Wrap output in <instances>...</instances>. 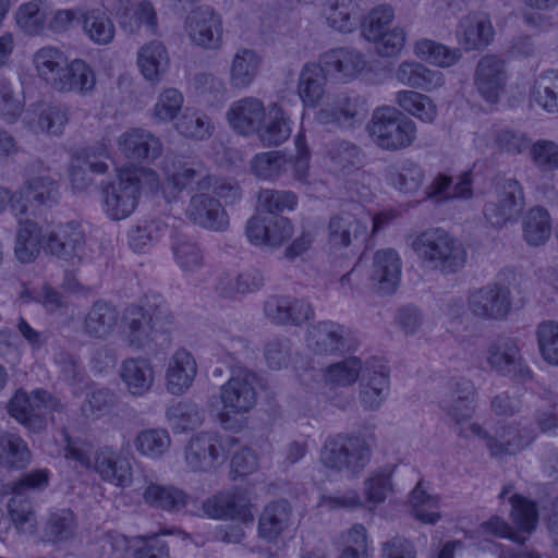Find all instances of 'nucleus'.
Masks as SVG:
<instances>
[{
  "instance_id": "338daca9",
  "label": "nucleus",
  "mask_w": 558,
  "mask_h": 558,
  "mask_svg": "<svg viewBox=\"0 0 558 558\" xmlns=\"http://www.w3.org/2000/svg\"><path fill=\"white\" fill-rule=\"evenodd\" d=\"M134 446L141 454L158 459L170 449L171 438L166 429H145L137 434Z\"/></svg>"
},
{
  "instance_id": "e2e57ef3",
  "label": "nucleus",
  "mask_w": 558,
  "mask_h": 558,
  "mask_svg": "<svg viewBox=\"0 0 558 558\" xmlns=\"http://www.w3.org/2000/svg\"><path fill=\"white\" fill-rule=\"evenodd\" d=\"M171 250L174 262L182 271L193 274L203 267L204 257L202 251L186 235L177 234L172 240Z\"/></svg>"
},
{
  "instance_id": "7ed1b4c3",
  "label": "nucleus",
  "mask_w": 558,
  "mask_h": 558,
  "mask_svg": "<svg viewBox=\"0 0 558 558\" xmlns=\"http://www.w3.org/2000/svg\"><path fill=\"white\" fill-rule=\"evenodd\" d=\"M408 241L418 262L430 270L453 275L466 264L465 246L442 228H428L410 235Z\"/></svg>"
},
{
  "instance_id": "58836bf2",
  "label": "nucleus",
  "mask_w": 558,
  "mask_h": 558,
  "mask_svg": "<svg viewBox=\"0 0 558 558\" xmlns=\"http://www.w3.org/2000/svg\"><path fill=\"white\" fill-rule=\"evenodd\" d=\"M94 469L104 481L116 486L125 487L132 483L130 462L109 448L96 452Z\"/></svg>"
},
{
  "instance_id": "69168bd1",
  "label": "nucleus",
  "mask_w": 558,
  "mask_h": 558,
  "mask_svg": "<svg viewBox=\"0 0 558 558\" xmlns=\"http://www.w3.org/2000/svg\"><path fill=\"white\" fill-rule=\"evenodd\" d=\"M291 160L277 150L256 154L251 160V170L259 179L274 180L288 171Z\"/></svg>"
},
{
  "instance_id": "c85d7f7f",
  "label": "nucleus",
  "mask_w": 558,
  "mask_h": 558,
  "mask_svg": "<svg viewBox=\"0 0 558 558\" xmlns=\"http://www.w3.org/2000/svg\"><path fill=\"white\" fill-rule=\"evenodd\" d=\"M263 63V56L256 49L239 47L229 63V85L238 90L247 89L257 80Z\"/></svg>"
},
{
  "instance_id": "412c9836",
  "label": "nucleus",
  "mask_w": 558,
  "mask_h": 558,
  "mask_svg": "<svg viewBox=\"0 0 558 558\" xmlns=\"http://www.w3.org/2000/svg\"><path fill=\"white\" fill-rule=\"evenodd\" d=\"M522 190L514 179H504L497 186L496 198L484 206L486 220L496 228L505 226L521 209Z\"/></svg>"
},
{
  "instance_id": "c756f323",
  "label": "nucleus",
  "mask_w": 558,
  "mask_h": 558,
  "mask_svg": "<svg viewBox=\"0 0 558 558\" xmlns=\"http://www.w3.org/2000/svg\"><path fill=\"white\" fill-rule=\"evenodd\" d=\"M293 526V511L287 500L267 504L258 518V535L267 542H276Z\"/></svg>"
},
{
  "instance_id": "393cba45",
  "label": "nucleus",
  "mask_w": 558,
  "mask_h": 558,
  "mask_svg": "<svg viewBox=\"0 0 558 558\" xmlns=\"http://www.w3.org/2000/svg\"><path fill=\"white\" fill-rule=\"evenodd\" d=\"M348 329L333 320H322L308 328L307 347L316 355H336L348 348Z\"/></svg>"
},
{
  "instance_id": "f03ea898",
  "label": "nucleus",
  "mask_w": 558,
  "mask_h": 558,
  "mask_svg": "<svg viewBox=\"0 0 558 558\" xmlns=\"http://www.w3.org/2000/svg\"><path fill=\"white\" fill-rule=\"evenodd\" d=\"M159 189L156 171L145 167H124L117 177L101 183V205L105 215L113 221L129 218L136 209L143 190Z\"/></svg>"
},
{
  "instance_id": "c03bdc74",
  "label": "nucleus",
  "mask_w": 558,
  "mask_h": 558,
  "mask_svg": "<svg viewBox=\"0 0 558 558\" xmlns=\"http://www.w3.org/2000/svg\"><path fill=\"white\" fill-rule=\"evenodd\" d=\"M78 20L83 33L95 45L110 44L116 35V27L109 15L100 9L80 10Z\"/></svg>"
},
{
  "instance_id": "9b49d317",
  "label": "nucleus",
  "mask_w": 558,
  "mask_h": 558,
  "mask_svg": "<svg viewBox=\"0 0 558 558\" xmlns=\"http://www.w3.org/2000/svg\"><path fill=\"white\" fill-rule=\"evenodd\" d=\"M368 111L369 107L364 97L354 93H342L327 98L316 111L315 120L320 124L350 130L361 125Z\"/></svg>"
},
{
  "instance_id": "a211bd4d",
  "label": "nucleus",
  "mask_w": 558,
  "mask_h": 558,
  "mask_svg": "<svg viewBox=\"0 0 558 558\" xmlns=\"http://www.w3.org/2000/svg\"><path fill=\"white\" fill-rule=\"evenodd\" d=\"M265 317L279 326H302L313 318L312 305L303 300L290 295H270L264 302Z\"/></svg>"
},
{
  "instance_id": "c9c22d12",
  "label": "nucleus",
  "mask_w": 558,
  "mask_h": 558,
  "mask_svg": "<svg viewBox=\"0 0 558 558\" xmlns=\"http://www.w3.org/2000/svg\"><path fill=\"white\" fill-rule=\"evenodd\" d=\"M205 513L214 519L239 520L243 523L253 522L251 505L243 496L235 494L219 495L203 504Z\"/></svg>"
},
{
  "instance_id": "9d476101",
  "label": "nucleus",
  "mask_w": 558,
  "mask_h": 558,
  "mask_svg": "<svg viewBox=\"0 0 558 558\" xmlns=\"http://www.w3.org/2000/svg\"><path fill=\"white\" fill-rule=\"evenodd\" d=\"M235 444L233 437H220L215 433L193 436L184 451L186 466L192 472H211L220 466Z\"/></svg>"
},
{
  "instance_id": "423d86ee",
  "label": "nucleus",
  "mask_w": 558,
  "mask_h": 558,
  "mask_svg": "<svg viewBox=\"0 0 558 558\" xmlns=\"http://www.w3.org/2000/svg\"><path fill=\"white\" fill-rule=\"evenodd\" d=\"M367 132L374 144L389 151L408 148L416 140L415 123L390 106L376 108L373 111Z\"/></svg>"
},
{
  "instance_id": "ea45409f",
  "label": "nucleus",
  "mask_w": 558,
  "mask_h": 558,
  "mask_svg": "<svg viewBox=\"0 0 558 558\" xmlns=\"http://www.w3.org/2000/svg\"><path fill=\"white\" fill-rule=\"evenodd\" d=\"M325 156L330 170L338 174L359 169L364 159L363 151L356 144L342 138L327 143Z\"/></svg>"
},
{
  "instance_id": "b1692460",
  "label": "nucleus",
  "mask_w": 558,
  "mask_h": 558,
  "mask_svg": "<svg viewBox=\"0 0 558 558\" xmlns=\"http://www.w3.org/2000/svg\"><path fill=\"white\" fill-rule=\"evenodd\" d=\"M507 83V72L504 60L487 54L481 58L474 74V85L477 93L489 104L499 100Z\"/></svg>"
},
{
  "instance_id": "39448f33",
  "label": "nucleus",
  "mask_w": 558,
  "mask_h": 558,
  "mask_svg": "<svg viewBox=\"0 0 558 558\" xmlns=\"http://www.w3.org/2000/svg\"><path fill=\"white\" fill-rule=\"evenodd\" d=\"M221 410L218 418L225 428H238L240 417L251 412L257 403V378L247 369L232 373L219 388Z\"/></svg>"
},
{
  "instance_id": "680f3d73",
  "label": "nucleus",
  "mask_w": 558,
  "mask_h": 558,
  "mask_svg": "<svg viewBox=\"0 0 558 558\" xmlns=\"http://www.w3.org/2000/svg\"><path fill=\"white\" fill-rule=\"evenodd\" d=\"M414 53L417 58L426 60L440 68L451 66L461 58L459 49L449 48L440 43L427 38H422L415 43Z\"/></svg>"
},
{
  "instance_id": "f704fd0d",
  "label": "nucleus",
  "mask_w": 558,
  "mask_h": 558,
  "mask_svg": "<svg viewBox=\"0 0 558 558\" xmlns=\"http://www.w3.org/2000/svg\"><path fill=\"white\" fill-rule=\"evenodd\" d=\"M197 365L193 355L185 349H179L170 359L167 369V390L174 396L184 393L193 384Z\"/></svg>"
},
{
  "instance_id": "2eb2a0df",
  "label": "nucleus",
  "mask_w": 558,
  "mask_h": 558,
  "mask_svg": "<svg viewBox=\"0 0 558 558\" xmlns=\"http://www.w3.org/2000/svg\"><path fill=\"white\" fill-rule=\"evenodd\" d=\"M134 484L144 502L154 509L179 512L187 505L189 496L182 489L157 483L153 472L143 471Z\"/></svg>"
},
{
  "instance_id": "bb28decb",
  "label": "nucleus",
  "mask_w": 558,
  "mask_h": 558,
  "mask_svg": "<svg viewBox=\"0 0 558 558\" xmlns=\"http://www.w3.org/2000/svg\"><path fill=\"white\" fill-rule=\"evenodd\" d=\"M120 153L128 159L153 161L161 156L160 138L145 129H130L117 138Z\"/></svg>"
},
{
  "instance_id": "ddd939ff",
  "label": "nucleus",
  "mask_w": 558,
  "mask_h": 558,
  "mask_svg": "<svg viewBox=\"0 0 558 558\" xmlns=\"http://www.w3.org/2000/svg\"><path fill=\"white\" fill-rule=\"evenodd\" d=\"M485 360L489 368L501 376L520 381L531 378V371L512 338L498 337L490 341L486 348Z\"/></svg>"
},
{
  "instance_id": "cd10ccee",
  "label": "nucleus",
  "mask_w": 558,
  "mask_h": 558,
  "mask_svg": "<svg viewBox=\"0 0 558 558\" xmlns=\"http://www.w3.org/2000/svg\"><path fill=\"white\" fill-rule=\"evenodd\" d=\"M266 113L267 107L260 99L247 96L233 101L227 110L226 117L229 125L236 133L251 135L259 129Z\"/></svg>"
},
{
  "instance_id": "6e6552de",
  "label": "nucleus",
  "mask_w": 558,
  "mask_h": 558,
  "mask_svg": "<svg viewBox=\"0 0 558 558\" xmlns=\"http://www.w3.org/2000/svg\"><path fill=\"white\" fill-rule=\"evenodd\" d=\"M161 172L163 183L159 187L168 199H174L184 190L209 191L213 175L201 161L184 160L178 157H166Z\"/></svg>"
},
{
  "instance_id": "de8ad7c7",
  "label": "nucleus",
  "mask_w": 558,
  "mask_h": 558,
  "mask_svg": "<svg viewBox=\"0 0 558 558\" xmlns=\"http://www.w3.org/2000/svg\"><path fill=\"white\" fill-rule=\"evenodd\" d=\"M51 15V8L43 0L21 4L14 13L19 28L29 36L41 35Z\"/></svg>"
},
{
  "instance_id": "f257e3e1",
  "label": "nucleus",
  "mask_w": 558,
  "mask_h": 558,
  "mask_svg": "<svg viewBox=\"0 0 558 558\" xmlns=\"http://www.w3.org/2000/svg\"><path fill=\"white\" fill-rule=\"evenodd\" d=\"M475 387L472 381L468 379H459L450 383L439 400V408L453 423L454 430L460 437L469 438L475 436L487 440V447L494 456L499 453L513 454L531 442V437L517 435L513 428H509L504 436V441L500 442L490 438L483 427L476 423L466 426L465 423L471 420L475 413Z\"/></svg>"
},
{
  "instance_id": "7c9ffc66",
  "label": "nucleus",
  "mask_w": 558,
  "mask_h": 558,
  "mask_svg": "<svg viewBox=\"0 0 558 558\" xmlns=\"http://www.w3.org/2000/svg\"><path fill=\"white\" fill-rule=\"evenodd\" d=\"M393 77L404 86L424 92H432L445 84L442 72L417 61H402L395 70Z\"/></svg>"
},
{
  "instance_id": "f8f14e48",
  "label": "nucleus",
  "mask_w": 558,
  "mask_h": 558,
  "mask_svg": "<svg viewBox=\"0 0 558 558\" xmlns=\"http://www.w3.org/2000/svg\"><path fill=\"white\" fill-rule=\"evenodd\" d=\"M184 33L192 45L203 50L218 51L225 44L222 16L209 5L197 7L187 14Z\"/></svg>"
},
{
  "instance_id": "473e14b6",
  "label": "nucleus",
  "mask_w": 558,
  "mask_h": 558,
  "mask_svg": "<svg viewBox=\"0 0 558 558\" xmlns=\"http://www.w3.org/2000/svg\"><path fill=\"white\" fill-rule=\"evenodd\" d=\"M456 35L459 45L471 51L488 46L494 37V28L485 15L469 14L459 21Z\"/></svg>"
},
{
  "instance_id": "4d7b16f0",
  "label": "nucleus",
  "mask_w": 558,
  "mask_h": 558,
  "mask_svg": "<svg viewBox=\"0 0 558 558\" xmlns=\"http://www.w3.org/2000/svg\"><path fill=\"white\" fill-rule=\"evenodd\" d=\"M551 222L549 213L542 207L530 209L523 219V236L531 246L545 244L550 238Z\"/></svg>"
},
{
  "instance_id": "13d9d810",
  "label": "nucleus",
  "mask_w": 558,
  "mask_h": 558,
  "mask_svg": "<svg viewBox=\"0 0 558 558\" xmlns=\"http://www.w3.org/2000/svg\"><path fill=\"white\" fill-rule=\"evenodd\" d=\"M395 101L402 110L423 122L430 123L437 117V108L433 100L415 90H399L396 93Z\"/></svg>"
},
{
  "instance_id": "09e8293b",
  "label": "nucleus",
  "mask_w": 558,
  "mask_h": 558,
  "mask_svg": "<svg viewBox=\"0 0 558 558\" xmlns=\"http://www.w3.org/2000/svg\"><path fill=\"white\" fill-rule=\"evenodd\" d=\"M387 178L396 190L402 193L416 192L423 184V168L412 159H402L389 166Z\"/></svg>"
},
{
  "instance_id": "774afa93",
  "label": "nucleus",
  "mask_w": 558,
  "mask_h": 558,
  "mask_svg": "<svg viewBox=\"0 0 558 558\" xmlns=\"http://www.w3.org/2000/svg\"><path fill=\"white\" fill-rule=\"evenodd\" d=\"M362 371V362L352 356L331 364L324 371V380L332 387H348L353 385Z\"/></svg>"
},
{
  "instance_id": "4468645a",
  "label": "nucleus",
  "mask_w": 558,
  "mask_h": 558,
  "mask_svg": "<svg viewBox=\"0 0 558 558\" xmlns=\"http://www.w3.org/2000/svg\"><path fill=\"white\" fill-rule=\"evenodd\" d=\"M59 190L57 181L50 175L48 170H44L37 175L31 177L25 184L14 193L13 215L27 216L29 207L35 214L40 207H50L57 203Z\"/></svg>"
},
{
  "instance_id": "864d4df0",
  "label": "nucleus",
  "mask_w": 558,
  "mask_h": 558,
  "mask_svg": "<svg viewBox=\"0 0 558 558\" xmlns=\"http://www.w3.org/2000/svg\"><path fill=\"white\" fill-rule=\"evenodd\" d=\"M327 21L330 27L340 33H352L356 29L360 17L359 7L352 0H328Z\"/></svg>"
},
{
  "instance_id": "3c124183",
  "label": "nucleus",
  "mask_w": 558,
  "mask_h": 558,
  "mask_svg": "<svg viewBox=\"0 0 558 558\" xmlns=\"http://www.w3.org/2000/svg\"><path fill=\"white\" fill-rule=\"evenodd\" d=\"M531 99L547 113H558V70H545L536 76Z\"/></svg>"
},
{
  "instance_id": "6e6d98bb",
  "label": "nucleus",
  "mask_w": 558,
  "mask_h": 558,
  "mask_svg": "<svg viewBox=\"0 0 558 558\" xmlns=\"http://www.w3.org/2000/svg\"><path fill=\"white\" fill-rule=\"evenodd\" d=\"M119 23L130 34L138 33L142 26L155 33L158 17L153 3L148 0H142L130 7L129 10H123Z\"/></svg>"
},
{
  "instance_id": "5fc2aeb1",
  "label": "nucleus",
  "mask_w": 558,
  "mask_h": 558,
  "mask_svg": "<svg viewBox=\"0 0 558 558\" xmlns=\"http://www.w3.org/2000/svg\"><path fill=\"white\" fill-rule=\"evenodd\" d=\"M426 194L430 198L435 197L438 199L471 198L473 195L471 177L469 173H463L459 181L456 184H452L450 177L438 174L427 186Z\"/></svg>"
},
{
  "instance_id": "72a5a7b5",
  "label": "nucleus",
  "mask_w": 558,
  "mask_h": 558,
  "mask_svg": "<svg viewBox=\"0 0 558 558\" xmlns=\"http://www.w3.org/2000/svg\"><path fill=\"white\" fill-rule=\"evenodd\" d=\"M19 223L14 239V256L21 264L33 263L40 254L43 239L39 225L27 216L15 217Z\"/></svg>"
},
{
  "instance_id": "5701e85b",
  "label": "nucleus",
  "mask_w": 558,
  "mask_h": 558,
  "mask_svg": "<svg viewBox=\"0 0 558 558\" xmlns=\"http://www.w3.org/2000/svg\"><path fill=\"white\" fill-rule=\"evenodd\" d=\"M185 215L195 225L210 231L222 232L229 227L226 209L207 193L194 194L189 201Z\"/></svg>"
},
{
  "instance_id": "6ab92c4d",
  "label": "nucleus",
  "mask_w": 558,
  "mask_h": 558,
  "mask_svg": "<svg viewBox=\"0 0 558 558\" xmlns=\"http://www.w3.org/2000/svg\"><path fill=\"white\" fill-rule=\"evenodd\" d=\"M327 232V243L330 250L337 252L356 247L367 236V222L354 213L342 210L329 219Z\"/></svg>"
},
{
  "instance_id": "603ef678",
  "label": "nucleus",
  "mask_w": 558,
  "mask_h": 558,
  "mask_svg": "<svg viewBox=\"0 0 558 558\" xmlns=\"http://www.w3.org/2000/svg\"><path fill=\"white\" fill-rule=\"evenodd\" d=\"M76 527V518L72 510L56 509L47 517L41 541L52 544L65 542L74 535Z\"/></svg>"
},
{
  "instance_id": "0e129e2a",
  "label": "nucleus",
  "mask_w": 558,
  "mask_h": 558,
  "mask_svg": "<svg viewBox=\"0 0 558 558\" xmlns=\"http://www.w3.org/2000/svg\"><path fill=\"white\" fill-rule=\"evenodd\" d=\"M166 417L170 427L181 433L201 425L204 415L197 404L184 400L171 404L166 411Z\"/></svg>"
},
{
  "instance_id": "052dcab7",
  "label": "nucleus",
  "mask_w": 558,
  "mask_h": 558,
  "mask_svg": "<svg viewBox=\"0 0 558 558\" xmlns=\"http://www.w3.org/2000/svg\"><path fill=\"white\" fill-rule=\"evenodd\" d=\"M31 462V451L24 439L14 433H0V463L23 469Z\"/></svg>"
},
{
  "instance_id": "e433bc0d",
  "label": "nucleus",
  "mask_w": 558,
  "mask_h": 558,
  "mask_svg": "<svg viewBox=\"0 0 558 558\" xmlns=\"http://www.w3.org/2000/svg\"><path fill=\"white\" fill-rule=\"evenodd\" d=\"M389 393V373L384 365L367 367L360 384V402L366 410H378Z\"/></svg>"
},
{
  "instance_id": "1a4fd4ad",
  "label": "nucleus",
  "mask_w": 558,
  "mask_h": 558,
  "mask_svg": "<svg viewBox=\"0 0 558 558\" xmlns=\"http://www.w3.org/2000/svg\"><path fill=\"white\" fill-rule=\"evenodd\" d=\"M61 408L60 401L44 389L31 393L19 389L7 403L8 414L32 433L46 429L47 412L59 411Z\"/></svg>"
},
{
  "instance_id": "49530a36",
  "label": "nucleus",
  "mask_w": 558,
  "mask_h": 558,
  "mask_svg": "<svg viewBox=\"0 0 558 558\" xmlns=\"http://www.w3.org/2000/svg\"><path fill=\"white\" fill-rule=\"evenodd\" d=\"M60 80L57 90L61 93L75 92L86 95L92 93L96 85L95 72L82 59L69 61Z\"/></svg>"
},
{
  "instance_id": "2f4dec72",
  "label": "nucleus",
  "mask_w": 558,
  "mask_h": 558,
  "mask_svg": "<svg viewBox=\"0 0 558 558\" xmlns=\"http://www.w3.org/2000/svg\"><path fill=\"white\" fill-rule=\"evenodd\" d=\"M120 378L129 393L134 397H143L155 381V371L151 362L142 356L128 357L120 366Z\"/></svg>"
},
{
  "instance_id": "4be33fe9",
  "label": "nucleus",
  "mask_w": 558,
  "mask_h": 558,
  "mask_svg": "<svg viewBox=\"0 0 558 558\" xmlns=\"http://www.w3.org/2000/svg\"><path fill=\"white\" fill-rule=\"evenodd\" d=\"M401 269L402 262L396 250H378L368 275L372 289L380 294L393 293L400 282Z\"/></svg>"
},
{
  "instance_id": "a19ab883",
  "label": "nucleus",
  "mask_w": 558,
  "mask_h": 558,
  "mask_svg": "<svg viewBox=\"0 0 558 558\" xmlns=\"http://www.w3.org/2000/svg\"><path fill=\"white\" fill-rule=\"evenodd\" d=\"M119 317L120 314L112 304L99 300L92 305L85 316L84 332L92 338L105 340L114 331Z\"/></svg>"
},
{
  "instance_id": "a18cd8bd",
  "label": "nucleus",
  "mask_w": 558,
  "mask_h": 558,
  "mask_svg": "<svg viewBox=\"0 0 558 558\" xmlns=\"http://www.w3.org/2000/svg\"><path fill=\"white\" fill-rule=\"evenodd\" d=\"M326 71L323 64L306 63L298 82V94L307 107H315L325 95Z\"/></svg>"
},
{
  "instance_id": "bf43d9fd",
  "label": "nucleus",
  "mask_w": 558,
  "mask_h": 558,
  "mask_svg": "<svg viewBox=\"0 0 558 558\" xmlns=\"http://www.w3.org/2000/svg\"><path fill=\"white\" fill-rule=\"evenodd\" d=\"M168 225L161 219L142 220L129 231V245L134 252H144L166 234Z\"/></svg>"
},
{
  "instance_id": "79ce46f5",
  "label": "nucleus",
  "mask_w": 558,
  "mask_h": 558,
  "mask_svg": "<svg viewBox=\"0 0 558 558\" xmlns=\"http://www.w3.org/2000/svg\"><path fill=\"white\" fill-rule=\"evenodd\" d=\"M256 133L265 146H278L290 137L291 121L277 102H270L266 118Z\"/></svg>"
},
{
  "instance_id": "a878e982",
  "label": "nucleus",
  "mask_w": 558,
  "mask_h": 558,
  "mask_svg": "<svg viewBox=\"0 0 558 558\" xmlns=\"http://www.w3.org/2000/svg\"><path fill=\"white\" fill-rule=\"evenodd\" d=\"M320 63L328 75L344 82L356 78L367 66L365 56L352 47H340L324 52L320 56Z\"/></svg>"
},
{
  "instance_id": "aec40b11",
  "label": "nucleus",
  "mask_w": 558,
  "mask_h": 558,
  "mask_svg": "<svg viewBox=\"0 0 558 558\" xmlns=\"http://www.w3.org/2000/svg\"><path fill=\"white\" fill-rule=\"evenodd\" d=\"M469 310L484 319H502L511 310L510 290L499 283L488 284L470 293Z\"/></svg>"
},
{
  "instance_id": "8fccbe9b",
  "label": "nucleus",
  "mask_w": 558,
  "mask_h": 558,
  "mask_svg": "<svg viewBox=\"0 0 558 558\" xmlns=\"http://www.w3.org/2000/svg\"><path fill=\"white\" fill-rule=\"evenodd\" d=\"M169 57L165 46L159 41H150L144 45L137 52V65L143 76L156 83L167 71Z\"/></svg>"
},
{
  "instance_id": "dca6fc26",
  "label": "nucleus",
  "mask_w": 558,
  "mask_h": 558,
  "mask_svg": "<svg viewBox=\"0 0 558 558\" xmlns=\"http://www.w3.org/2000/svg\"><path fill=\"white\" fill-rule=\"evenodd\" d=\"M292 222L280 215L257 214L246 222V236L254 245L280 247L293 234Z\"/></svg>"
},
{
  "instance_id": "37998d69",
  "label": "nucleus",
  "mask_w": 558,
  "mask_h": 558,
  "mask_svg": "<svg viewBox=\"0 0 558 558\" xmlns=\"http://www.w3.org/2000/svg\"><path fill=\"white\" fill-rule=\"evenodd\" d=\"M66 56L53 46H46L37 50L33 58L36 72L39 77L46 81L56 90L61 76L68 65Z\"/></svg>"
},
{
  "instance_id": "f3484780",
  "label": "nucleus",
  "mask_w": 558,
  "mask_h": 558,
  "mask_svg": "<svg viewBox=\"0 0 558 558\" xmlns=\"http://www.w3.org/2000/svg\"><path fill=\"white\" fill-rule=\"evenodd\" d=\"M44 247L60 259L80 260L86 254L85 233L74 221L58 225L46 235Z\"/></svg>"
},
{
  "instance_id": "0eeeda50",
  "label": "nucleus",
  "mask_w": 558,
  "mask_h": 558,
  "mask_svg": "<svg viewBox=\"0 0 558 558\" xmlns=\"http://www.w3.org/2000/svg\"><path fill=\"white\" fill-rule=\"evenodd\" d=\"M372 450L359 436L339 434L324 442L319 461L328 470L357 476L371 461Z\"/></svg>"
},
{
  "instance_id": "4c0bfd02",
  "label": "nucleus",
  "mask_w": 558,
  "mask_h": 558,
  "mask_svg": "<svg viewBox=\"0 0 558 558\" xmlns=\"http://www.w3.org/2000/svg\"><path fill=\"white\" fill-rule=\"evenodd\" d=\"M264 286V276L259 270L250 269L241 274L222 272L217 278L216 292L226 299H238L258 291Z\"/></svg>"
},
{
  "instance_id": "20e7f679",
  "label": "nucleus",
  "mask_w": 558,
  "mask_h": 558,
  "mask_svg": "<svg viewBox=\"0 0 558 558\" xmlns=\"http://www.w3.org/2000/svg\"><path fill=\"white\" fill-rule=\"evenodd\" d=\"M126 341L134 349H142L155 340L157 332L171 324L170 312L160 296H153L145 307L128 306L122 315Z\"/></svg>"
}]
</instances>
